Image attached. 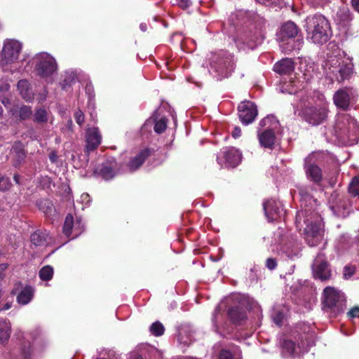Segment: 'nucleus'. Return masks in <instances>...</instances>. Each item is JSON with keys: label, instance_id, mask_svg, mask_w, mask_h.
Masks as SVG:
<instances>
[{"label": "nucleus", "instance_id": "f257e3e1", "mask_svg": "<svg viewBox=\"0 0 359 359\" xmlns=\"http://www.w3.org/2000/svg\"><path fill=\"white\" fill-rule=\"evenodd\" d=\"M299 194L302 209L297 212L296 226L300 231H303L308 245L316 246L324 236L322 217L317 212L318 201L306 188L301 189Z\"/></svg>", "mask_w": 359, "mask_h": 359}, {"label": "nucleus", "instance_id": "f03ea898", "mask_svg": "<svg viewBox=\"0 0 359 359\" xmlns=\"http://www.w3.org/2000/svg\"><path fill=\"white\" fill-rule=\"evenodd\" d=\"M257 137L261 147L273 149L282 136V129L279 121L273 115L262 119L259 124Z\"/></svg>", "mask_w": 359, "mask_h": 359}, {"label": "nucleus", "instance_id": "7ed1b4c3", "mask_svg": "<svg viewBox=\"0 0 359 359\" xmlns=\"http://www.w3.org/2000/svg\"><path fill=\"white\" fill-rule=\"evenodd\" d=\"M308 38L316 44L326 43L331 36V27L328 20L322 15L315 14L306 20Z\"/></svg>", "mask_w": 359, "mask_h": 359}, {"label": "nucleus", "instance_id": "20e7f679", "mask_svg": "<svg viewBox=\"0 0 359 359\" xmlns=\"http://www.w3.org/2000/svg\"><path fill=\"white\" fill-rule=\"evenodd\" d=\"M208 60L209 72L218 80L229 77L234 69L233 57L226 51L212 53Z\"/></svg>", "mask_w": 359, "mask_h": 359}, {"label": "nucleus", "instance_id": "39448f33", "mask_svg": "<svg viewBox=\"0 0 359 359\" xmlns=\"http://www.w3.org/2000/svg\"><path fill=\"white\" fill-rule=\"evenodd\" d=\"M22 44L14 39H7L4 43L1 53V66L4 72H13V64L18 59Z\"/></svg>", "mask_w": 359, "mask_h": 359}, {"label": "nucleus", "instance_id": "423d86ee", "mask_svg": "<svg viewBox=\"0 0 359 359\" xmlns=\"http://www.w3.org/2000/svg\"><path fill=\"white\" fill-rule=\"evenodd\" d=\"M35 70L46 81H52V76L57 72L55 59L47 53H41L35 57Z\"/></svg>", "mask_w": 359, "mask_h": 359}, {"label": "nucleus", "instance_id": "0eeeda50", "mask_svg": "<svg viewBox=\"0 0 359 359\" xmlns=\"http://www.w3.org/2000/svg\"><path fill=\"white\" fill-rule=\"evenodd\" d=\"M298 29L292 22H287L281 27L277 33V39L280 42V47L283 52L289 53L296 48V42L294 39L297 35Z\"/></svg>", "mask_w": 359, "mask_h": 359}, {"label": "nucleus", "instance_id": "6e6552de", "mask_svg": "<svg viewBox=\"0 0 359 359\" xmlns=\"http://www.w3.org/2000/svg\"><path fill=\"white\" fill-rule=\"evenodd\" d=\"M328 74H333L339 81L348 79L353 74V64L352 58L348 57L344 60L333 58L326 64Z\"/></svg>", "mask_w": 359, "mask_h": 359}, {"label": "nucleus", "instance_id": "1a4fd4ad", "mask_svg": "<svg viewBox=\"0 0 359 359\" xmlns=\"http://www.w3.org/2000/svg\"><path fill=\"white\" fill-rule=\"evenodd\" d=\"M242 153L235 147L223 148L217 156V161L222 168H235L242 161Z\"/></svg>", "mask_w": 359, "mask_h": 359}, {"label": "nucleus", "instance_id": "9d476101", "mask_svg": "<svg viewBox=\"0 0 359 359\" xmlns=\"http://www.w3.org/2000/svg\"><path fill=\"white\" fill-rule=\"evenodd\" d=\"M356 96L355 91L353 88L344 87L337 90L332 99L338 109L346 111L355 102Z\"/></svg>", "mask_w": 359, "mask_h": 359}, {"label": "nucleus", "instance_id": "9b49d317", "mask_svg": "<svg viewBox=\"0 0 359 359\" xmlns=\"http://www.w3.org/2000/svg\"><path fill=\"white\" fill-rule=\"evenodd\" d=\"M313 274L315 278L325 280L331 277V270L323 252H319L314 259L312 265Z\"/></svg>", "mask_w": 359, "mask_h": 359}, {"label": "nucleus", "instance_id": "f8f14e48", "mask_svg": "<svg viewBox=\"0 0 359 359\" xmlns=\"http://www.w3.org/2000/svg\"><path fill=\"white\" fill-rule=\"evenodd\" d=\"M238 114L243 124L248 125L252 123L257 116V106L250 101H244L238 107Z\"/></svg>", "mask_w": 359, "mask_h": 359}, {"label": "nucleus", "instance_id": "ddd939ff", "mask_svg": "<svg viewBox=\"0 0 359 359\" xmlns=\"http://www.w3.org/2000/svg\"><path fill=\"white\" fill-rule=\"evenodd\" d=\"M83 231L84 224L81 218H76L74 222L71 214H68L66 216L63 226V233L66 236L69 237L72 236V238H74L79 236Z\"/></svg>", "mask_w": 359, "mask_h": 359}, {"label": "nucleus", "instance_id": "4468645a", "mask_svg": "<svg viewBox=\"0 0 359 359\" xmlns=\"http://www.w3.org/2000/svg\"><path fill=\"white\" fill-rule=\"evenodd\" d=\"M266 217L269 222L283 217L285 214L283 205L280 201L270 199L263 203Z\"/></svg>", "mask_w": 359, "mask_h": 359}, {"label": "nucleus", "instance_id": "2eb2a0df", "mask_svg": "<svg viewBox=\"0 0 359 359\" xmlns=\"http://www.w3.org/2000/svg\"><path fill=\"white\" fill-rule=\"evenodd\" d=\"M262 41L263 38L260 35L253 34L245 36V38L237 39L235 40V43L238 50L245 51L255 48Z\"/></svg>", "mask_w": 359, "mask_h": 359}, {"label": "nucleus", "instance_id": "dca6fc26", "mask_svg": "<svg viewBox=\"0 0 359 359\" xmlns=\"http://www.w3.org/2000/svg\"><path fill=\"white\" fill-rule=\"evenodd\" d=\"M315 154H310L305 158V170L308 178L318 183L322 180V172L320 168L311 163Z\"/></svg>", "mask_w": 359, "mask_h": 359}, {"label": "nucleus", "instance_id": "f3484780", "mask_svg": "<svg viewBox=\"0 0 359 359\" xmlns=\"http://www.w3.org/2000/svg\"><path fill=\"white\" fill-rule=\"evenodd\" d=\"M102 136L97 128H90L86 132V149L88 153L95 150L101 143Z\"/></svg>", "mask_w": 359, "mask_h": 359}, {"label": "nucleus", "instance_id": "a211bd4d", "mask_svg": "<svg viewBox=\"0 0 359 359\" xmlns=\"http://www.w3.org/2000/svg\"><path fill=\"white\" fill-rule=\"evenodd\" d=\"M344 296L339 291L332 287H327L323 291V303L325 306L333 308L337 304L343 300Z\"/></svg>", "mask_w": 359, "mask_h": 359}, {"label": "nucleus", "instance_id": "6ab92c4d", "mask_svg": "<svg viewBox=\"0 0 359 359\" xmlns=\"http://www.w3.org/2000/svg\"><path fill=\"white\" fill-rule=\"evenodd\" d=\"M326 110L324 108L310 107L305 111L306 120L313 126L320 124L326 118Z\"/></svg>", "mask_w": 359, "mask_h": 359}, {"label": "nucleus", "instance_id": "aec40b11", "mask_svg": "<svg viewBox=\"0 0 359 359\" xmlns=\"http://www.w3.org/2000/svg\"><path fill=\"white\" fill-rule=\"evenodd\" d=\"M222 303H221L215 310L212 316V323L213 327L216 332L219 333L221 335H225L226 333H229V331L225 330L223 325L224 315L221 313Z\"/></svg>", "mask_w": 359, "mask_h": 359}, {"label": "nucleus", "instance_id": "412c9836", "mask_svg": "<svg viewBox=\"0 0 359 359\" xmlns=\"http://www.w3.org/2000/svg\"><path fill=\"white\" fill-rule=\"evenodd\" d=\"M35 290L33 287L26 285L19 292L16 300L18 304L22 306L28 304L33 299Z\"/></svg>", "mask_w": 359, "mask_h": 359}, {"label": "nucleus", "instance_id": "4be33fe9", "mask_svg": "<svg viewBox=\"0 0 359 359\" xmlns=\"http://www.w3.org/2000/svg\"><path fill=\"white\" fill-rule=\"evenodd\" d=\"M151 154V151L149 149L142 150L137 155L133 158L129 162L128 167L130 172H133L138 169L146 158Z\"/></svg>", "mask_w": 359, "mask_h": 359}, {"label": "nucleus", "instance_id": "5701e85b", "mask_svg": "<svg viewBox=\"0 0 359 359\" xmlns=\"http://www.w3.org/2000/svg\"><path fill=\"white\" fill-rule=\"evenodd\" d=\"M294 69V62L290 58H285L276 62L273 66V70L280 74H287L293 72Z\"/></svg>", "mask_w": 359, "mask_h": 359}, {"label": "nucleus", "instance_id": "b1692460", "mask_svg": "<svg viewBox=\"0 0 359 359\" xmlns=\"http://www.w3.org/2000/svg\"><path fill=\"white\" fill-rule=\"evenodd\" d=\"M33 117L34 121L37 123H45L48 121L53 123V117L50 111L43 107L37 109L34 114Z\"/></svg>", "mask_w": 359, "mask_h": 359}, {"label": "nucleus", "instance_id": "393cba45", "mask_svg": "<svg viewBox=\"0 0 359 359\" xmlns=\"http://www.w3.org/2000/svg\"><path fill=\"white\" fill-rule=\"evenodd\" d=\"M17 88L24 100L31 101L33 99L34 93L27 80L22 79L19 81L17 84Z\"/></svg>", "mask_w": 359, "mask_h": 359}, {"label": "nucleus", "instance_id": "a878e982", "mask_svg": "<svg viewBox=\"0 0 359 359\" xmlns=\"http://www.w3.org/2000/svg\"><path fill=\"white\" fill-rule=\"evenodd\" d=\"M31 242L36 246H42L50 242V238L46 231H37L32 234Z\"/></svg>", "mask_w": 359, "mask_h": 359}, {"label": "nucleus", "instance_id": "bb28decb", "mask_svg": "<svg viewBox=\"0 0 359 359\" xmlns=\"http://www.w3.org/2000/svg\"><path fill=\"white\" fill-rule=\"evenodd\" d=\"M301 347L295 346L293 341L290 340H284L282 343V353L284 357L294 356L301 353Z\"/></svg>", "mask_w": 359, "mask_h": 359}, {"label": "nucleus", "instance_id": "cd10ccee", "mask_svg": "<svg viewBox=\"0 0 359 359\" xmlns=\"http://www.w3.org/2000/svg\"><path fill=\"white\" fill-rule=\"evenodd\" d=\"M345 119L348 122L347 129L349 137L353 140H358L359 138V124L355 119L348 116H345Z\"/></svg>", "mask_w": 359, "mask_h": 359}, {"label": "nucleus", "instance_id": "c85d7f7f", "mask_svg": "<svg viewBox=\"0 0 359 359\" xmlns=\"http://www.w3.org/2000/svg\"><path fill=\"white\" fill-rule=\"evenodd\" d=\"M11 324L6 319H0V343L7 341L11 335Z\"/></svg>", "mask_w": 359, "mask_h": 359}, {"label": "nucleus", "instance_id": "c756f323", "mask_svg": "<svg viewBox=\"0 0 359 359\" xmlns=\"http://www.w3.org/2000/svg\"><path fill=\"white\" fill-rule=\"evenodd\" d=\"M229 318L233 323H240L245 318V314L239 306L229 309L228 311Z\"/></svg>", "mask_w": 359, "mask_h": 359}, {"label": "nucleus", "instance_id": "7c9ffc66", "mask_svg": "<svg viewBox=\"0 0 359 359\" xmlns=\"http://www.w3.org/2000/svg\"><path fill=\"white\" fill-rule=\"evenodd\" d=\"M280 90L283 93H288V94H299L298 96H301L303 94L302 91H297V88L296 86V83L294 81H289L284 83L281 87L280 88Z\"/></svg>", "mask_w": 359, "mask_h": 359}, {"label": "nucleus", "instance_id": "2f4dec72", "mask_svg": "<svg viewBox=\"0 0 359 359\" xmlns=\"http://www.w3.org/2000/svg\"><path fill=\"white\" fill-rule=\"evenodd\" d=\"M100 175L106 180L112 179L115 176V172L111 166L102 165L98 170Z\"/></svg>", "mask_w": 359, "mask_h": 359}, {"label": "nucleus", "instance_id": "473e14b6", "mask_svg": "<svg viewBox=\"0 0 359 359\" xmlns=\"http://www.w3.org/2000/svg\"><path fill=\"white\" fill-rule=\"evenodd\" d=\"M193 340L192 335L185 329L179 331L178 341L180 344L189 345Z\"/></svg>", "mask_w": 359, "mask_h": 359}, {"label": "nucleus", "instance_id": "72a5a7b5", "mask_svg": "<svg viewBox=\"0 0 359 359\" xmlns=\"http://www.w3.org/2000/svg\"><path fill=\"white\" fill-rule=\"evenodd\" d=\"M39 277L43 280H50L53 275V269L49 265L41 269L39 273Z\"/></svg>", "mask_w": 359, "mask_h": 359}, {"label": "nucleus", "instance_id": "f704fd0d", "mask_svg": "<svg viewBox=\"0 0 359 359\" xmlns=\"http://www.w3.org/2000/svg\"><path fill=\"white\" fill-rule=\"evenodd\" d=\"M149 330L153 335L159 337L164 333L165 329L162 323L156 321L150 326Z\"/></svg>", "mask_w": 359, "mask_h": 359}, {"label": "nucleus", "instance_id": "c9c22d12", "mask_svg": "<svg viewBox=\"0 0 359 359\" xmlns=\"http://www.w3.org/2000/svg\"><path fill=\"white\" fill-rule=\"evenodd\" d=\"M167 119L164 117L161 118L155 121L154 131L161 134L166 129L167 127Z\"/></svg>", "mask_w": 359, "mask_h": 359}, {"label": "nucleus", "instance_id": "e433bc0d", "mask_svg": "<svg viewBox=\"0 0 359 359\" xmlns=\"http://www.w3.org/2000/svg\"><path fill=\"white\" fill-rule=\"evenodd\" d=\"M76 79V74L73 72H66L65 78L62 83H61V86L63 90H65L68 86H70L72 83H74Z\"/></svg>", "mask_w": 359, "mask_h": 359}, {"label": "nucleus", "instance_id": "4c0bfd02", "mask_svg": "<svg viewBox=\"0 0 359 359\" xmlns=\"http://www.w3.org/2000/svg\"><path fill=\"white\" fill-rule=\"evenodd\" d=\"M284 251L290 257H292L293 255H297L299 252V243L297 241L293 242L291 247L286 245Z\"/></svg>", "mask_w": 359, "mask_h": 359}, {"label": "nucleus", "instance_id": "58836bf2", "mask_svg": "<svg viewBox=\"0 0 359 359\" xmlns=\"http://www.w3.org/2000/svg\"><path fill=\"white\" fill-rule=\"evenodd\" d=\"M32 115V111L29 106H22L19 109V116L22 120H26L31 117Z\"/></svg>", "mask_w": 359, "mask_h": 359}, {"label": "nucleus", "instance_id": "ea45409f", "mask_svg": "<svg viewBox=\"0 0 359 359\" xmlns=\"http://www.w3.org/2000/svg\"><path fill=\"white\" fill-rule=\"evenodd\" d=\"M348 190L353 196L359 195V175L353 179Z\"/></svg>", "mask_w": 359, "mask_h": 359}, {"label": "nucleus", "instance_id": "a19ab883", "mask_svg": "<svg viewBox=\"0 0 359 359\" xmlns=\"http://www.w3.org/2000/svg\"><path fill=\"white\" fill-rule=\"evenodd\" d=\"M11 186L12 184L10 179L0 173V191H6L11 189Z\"/></svg>", "mask_w": 359, "mask_h": 359}, {"label": "nucleus", "instance_id": "79ce46f5", "mask_svg": "<svg viewBox=\"0 0 359 359\" xmlns=\"http://www.w3.org/2000/svg\"><path fill=\"white\" fill-rule=\"evenodd\" d=\"M271 318L273 319V321L278 325L281 326L283 323V320L284 318V314L283 312L277 310H273Z\"/></svg>", "mask_w": 359, "mask_h": 359}, {"label": "nucleus", "instance_id": "37998d69", "mask_svg": "<svg viewBox=\"0 0 359 359\" xmlns=\"http://www.w3.org/2000/svg\"><path fill=\"white\" fill-rule=\"evenodd\" d=\"M355 270H356V269H355V266L346 265L344 268V272H343L344 278L345 279L350 278L355 273Z\"/></svg>", "mask_w": 359, "mask_h": 359}, {"label": "nucleus", "instance_id": "c03bdc74", "mask_svg": "<svg viewBox=\"0 0 359 359\" xmlns=\"http://www.w3.org/2000/svg\"><path fill=\"white\" fill-rule=\"evenodd\" d=\"M235 353L227 349H222L218 356V359H235Z\"/></svg>", "mask_w": 359, "mask_h": 359}, {"label": "nucleus", "instance_id": "a18cd8bd", "mask_svg": "<svg viewBox=\"0 0 359 359\" xmlns=\"http://www.w3.org/2000/svg\"><path fill=\"white\" fill-rule=\"evenodd\" d=\"M18 146L20 147V144H15L13 147L11 151L12 153H15L20 160H22L25 158V153L22 148H18Z\"/></svg>", "mask_w": 359, "mask_h": 359}, {"label": "nucleus", "instance_id": "49530a36", "mask_svg": "<svg viewBox=\"0 0 359 359\" xmlns=\"http://www.w3.org/2000/svg\"><path fill=\"white\" fill-rule=\"evenodd\" d=\"M74 118L76 122L79 125L81 126L84 123V114L80 110H77L74 113Z\"/></svg>", "mask_w": 359, "mask_h": 359}, {"label": "nucleus", "instance_id": "de8ad7c7", "mask_svg": "<svg viewBox=\"0 0 359 359\" xmlns=\"http://www.w3.org/2000/svg\"><path fill=\"white\" fill-rule=\"evenodd\" d=\"M175 4L181 8L186 9L191 6V0H175Z\"/></svg>", "mask_w": 359, "mask_h": 359}, {"label": "nucleus", "instance_id": "09e8293b", "mask_svg": "<svg viewBox=\"0 0 359 359\" xmlns=\"http://www.w3.org/2000/svg\"><path fill=\"white\" fill-rule=\"evenodd\" d=\"M349 318H359V306L352 308L348 313Z\"/></svg>", "mask_w": 359, "mask_h": 359}, {"label": "nucleus", "instance_id": "8fccbe9b", "mask_svg": "<svg viewBox=\"0 0 359 359\" xmlns=\"http://www.w3.org/2000/svg\"><path fill=\"white\" fill-rule=\"evenodd\" d=\"M266 266L270 270L274 269L277 266L276 259L273 258H268L266 259Z\"/></svg>", "mask_w": 359, "mask_h": 359}, {"label": "nucleus", "instance_id": "3c124183", "mask_svg": "<svg viewBox=\"0 0 359 359\" xmlns=\"http://www.w3.org/2000/svg\"><path fill=\"white\" fill-rule=\"evenodd\" d=\"M80 200L81 203L88 205L90 201V196L86 193H83L81 195Z\"/></svg>", "mask_w": 359, "mask_h": 359}, {"label": "nucleus", "instance_id": "603ef678", "mask_svg": "<svg viewBox=\"0 0 359 359\" xmlns=\"http://www.w3.org/2000/svg\"><path fill=\"white\" fill-rule=\"evenodd\" d=\"M340 13L344 16L343 20L345 21L349 20V11L348 9L341 10L340 12L337 13V15H340Z\"/></svg>", "mask_w": 359, "mask_h": 359}, {"label": "nucleus", "instance_id": "864d4df0", "mask_svg": "<svg viewBox=\"0 0 359 359\" xmlns=\"http://www.w3.org/2000/svg\"><path fill=\"white\" fill-rule=\"evenodd\" d=\"M241 135V130L239 127H235L233 132H232V136L234 138H238Z\"/></svg>", "mask_w": 359, "mask_h": 359}, {"label": "nucleus", "instance_id": "5fc2aeb1", "mask_svg": "<svg viewBox=\"0 0 359 359\" xmlns=\"http://www.w3.org/2000/svg\"><path fill=\"white\" fill-rule=\"evenodd\" d=\"M49 159L52 163H55L57 160V154L55 151H51L49 154Z\"/></svg>", "mask_w": 359, "mask_h": 359}, {"label": "nucleus", "instance_id": "6e6d98bb", "mask_svg": "<svg viewBox=\"0 0 359 359\" xmlns=\"http://www.w3.org/2000/svg\"><path fill=\"white\" fill-rule=\"evenodd\" d=\"M331 210H332L333 213L337 216V217H345L344 213H341L339 210H338L337 207L332 206L330 207Z\"/></svg>", "mask_w": 359, "mask_h": 359}, {"label": "nucleus", "instance_id": "4d7b16f0", "mask_svg": "<svg viewBox=\"0 0 359 359\" xmlns=\"http://www.w3.org/2000/svg\"><path fill=\"white\" fill-rule=\"evenodd\" d=\"M353 8L359 13V0H351Z\"/></svg>", "mask_w": 359, "mask_h": 359}, {"label": "nucleus", "instance_id": "13d9d810", "mask_svg": "<svg viewBox=\"0 0 359 359\" xmlns=\"http://www.w3.org/2000/svg\"><path fill=\"white\" fill-rule=\"evenodd\" d=\"M2 104L6 107H8V105L10 104V100L8 98H6V97H3L1 100Z\"/></svg>", "mask_w": 359, "mask_h": 359}, {"label": "nucleus", "instance_id": "bf43d9fd", "mask_svg": "<svg viewBox=\"0 0 359 359\" xmlns=\"http://www.w3.org/2000/svg\"><path fill=\"white\" fill-rule=\"evenodd\" d=\"M10 86L8 84H4L3 86H0V92L1 91H8Z\"/></svg>", "mask_w": 359, "mask_h": 359}, {"label": "nucleus", "instance_id": "052dcab7", "mask_svg": "<svg viewBox=\"0 0 359 359\" xmlns=\"http://www.w3.org/2000/svg\"><path fill=\"white\" fill-rule=\"evenodd\" d=\"M8 267L7 264H0V272H3L5 269H6Z\"/></svg>", "mask_w": 359, "mask_h": 359}, {"label": "nucleus", "instance_id": "680f3d73", "mask_svg": "<svg viewBox=\"0 0 359 359\" xmlns=\"http://www.w3.org/2000/svg\"><path fill=\"white\" fill-rule=\"evenodd\" d=\"M140 28L142 32H145L147 29V26L145 23H141L140 25Z\"/></svg>", "mask_w": 359, "mask_h": 359}, {"label": "nucleus", "instance_id": "e2e57ef3", "mask_svg": "<svg viewBox=\"0 0 359 359\" xmlns=\"http://www.w3.org/2000/svg\"><path fill=\"white\" fill-rule=\"evenodd\" d=\"M128 359H143V358L140 355H134L130 356V358Z\"/></svg>", "mask_w": 359, "mask_h": 359}, {"label": "nucleus", "instance_id": "0e129e2a", "mask_svg": "<svg viewBox=\"0 0 359 359\" xmlns=\"http://www.w3.org/2000/svg\"><path fill=\"white\" fill-rule=\"evenodd\" d=\"M92 88H93V87H92L91 84H88L86 86V90L88 93H90V91L92 90Z\"/></svg>", "mask_w": 359, "mask_h": 359}, {"label": "nucleus", "instance_id": "69168bd1", "mask_svg": "<svg viewBox=\"0 0 359 359\" xmlns=\"http://www.w3.org/2000/svg\"><path fill=\"white\" fill-rule=\"evenodd\" d=\"M13 178H14L15 182L17 184H19V183H20V182H19V178H20V177H19V175H14V177H13Z\"/></svg>", "mask_w": 359, "mask_h": 359}, {"label": "nucleus", "instance_id": "338daca9", "mask_svg": "<svg viewBox=\"0 0 359 359\" xmlns=\"http://www.w3.org/2000/svg\"><path fill=\"white\" fill-rule=\"evenodd\" d=\"M46 204H47V208H50V207H49V203H48V201H45V205H46Z\"/></svg>", "mask_w": 359, "mask_h": 359}, {"label": "nucleus", "instance_id": "774afa93", "mask_svg": "<svg viewBox=\"0 0 359 359\" xmlns=\"http://www.w3.org/2000/svg\"><path fill=\"white\" fill-rule=\"evenodd\" d=\"M4 275L1 272H0V280L3 278Z\"/></svg>", "mask_w": 359, "mask_h": 359}]
</instances>
